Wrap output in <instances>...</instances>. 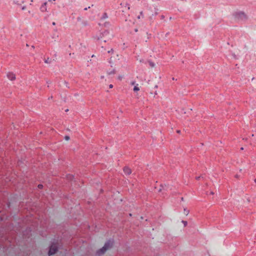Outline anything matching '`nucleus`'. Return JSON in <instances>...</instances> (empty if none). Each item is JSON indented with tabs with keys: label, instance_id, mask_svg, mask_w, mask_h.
Masks as SVG:
<instances>
[{
	"label": "nucleus",
	"instance_id": "8",
	"mask_svg": "<svg viewBox=\"0 0 256 256\" xmlns=\"http://www.w3.org/2000/svg\"><path fill=\"white\" fill-rule=\"evenodd\" d=\"M38 188H41L42 187V185H38Z\"/></svg>",
	"mask_w": 256,
	"mask_h": 256
},
{
	"label": "nucleus",
	"instance_id": "6",
	"mask_svg": "<svg viewBox=\"0 0 256 256\" xmlns=\"http://www.w3.org/2000/svg\"><path fill=\"white\" fill-rule=\"evenodd\" d=\"M26 6H22V10H26Z\"/></svg>",
	"mask_w": 256,
	"mask_h": 256
},
{
	"label": "nucleus",
	"instance_id": "7",
	"mask_svg": "<svg viewBox=\"0 0 256 256\" xmlns=\"http://www.w3.org/2000/svg\"><path fill=\"white\" fill-rule=\"evenodd\" d=\"M134 90H138V89L136 87H135V88H134Z\"/></svg>",
	"mask_w": 256,
	"mask_h": 256
},
{
	"label": "nucleus",
	"instance_id": "4",
	"mask_svg": "<svg viewBox=\"0 0 256 256\" xmlns=\"http://www.w3.org/2000/svg\"><path fill=\"white\" fill-rule=\"evenodd\" d=\"M40 10L42 12L46 11V2H44L40 7Z\"/></svg>",
	"mask_w": 256,
	"mask_h": 256
},
{
	"label": "nucleus",
	"instance_id": "2",
	"mask_svg": "<svg viewBox=\"0 0 256 256\" xmlns=\"http://www.w3.org/2000/svg\"><path fill=\"white\" fill-rule=\"evenodd\" d=\"M58 250V247L55 244H54L52 245L50 248L48 254L49 256H52Z\"/></svg>",
	"mask_w": 256,
	"mask_h": 256
},
{
	"label": "nucleus",
	"instance_id": "3",
	"mask_svg": "<svg viewBox=\"0 0 256 256\" xmlns=\"http://www.w3.org/2000/svg\"><path fill=\"white\" fill-rule=\"evenodd\" d=\"M6 76H7L8 78L10 80H15V78H16L15 74H13L12 72H8L6 74Z\"/></svg>",
	"mask_w": 256,
	"mask_h": 256
},
{
	"label": "nucleus",
	"instance_id": "1",
	"mask_svg": "<svg viewBox=\"0 0 256 256\" xmlns=\"http://www.w3.org/2000/svg\"><path fill=\"white\" fill-rule=\"evenodd\" d=\"M112 245L110 242H106L103 246L97 252V256H103L112 248Z\"/></svg>",
	"mask_w": 256,
	"mask_h": 256
},
{
	"label": "nucleus",
	"instance_id": "9",
	"mask_svg": "<svg viewBox=\"0 0 256 256\" xmlns=\"http://www.w3.org/2000/svg\"><path fill=\"white\" fill-rule=\"evenodd\" d=\"M112 85H110V88H112Z\"/></svg>",
	"mask_w": 256,
	"mask_h": 256
},
{
	"label": "nucleus",
	"instance_id": "5",
	"mask_svg": "<svg viewBox=\"0 0 256 256\" xmlns=\"http://www.w3.org/2000/svg\"><path fill=\"white\" fill-rule=\"evenodd\" d=\"M64 140L66 141H68L70 140V137L68 136H64Z\"/></svg>",
	"mask_w": 256,
	"mask_h": 256
}]
</instances>
